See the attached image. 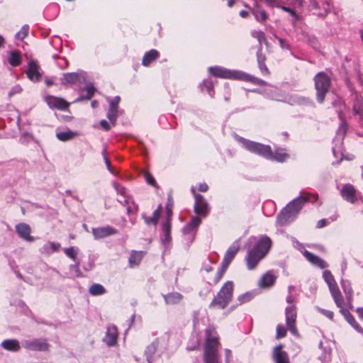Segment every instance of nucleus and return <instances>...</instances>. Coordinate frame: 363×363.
Returning <instances> with one entry per match:
<instances>
[{"label": "nucleus", "mask_w": 363, "mask_h": 363, "mask_svg": "<svg viewBox=\"0 0 363 363\" xmlns=\"http://www.w3.org/2000/svg\"><path fill=\"white\" fill-rule=\"evenodd\" d=\"M102 155H103V157H104V160L105 162V164L106 165V167H107V169L112 174L114 173L113 169H112V166L111 164V162L109 161V160L108 159L107 156H106V151L105 150H103L102 151Z\"/></svg>", "instance_id": "obj_55"}, {"label": "nucleus", "mask_w": 363, "mask_h": 363, "mask_svg": "<svg viewBox=\"0 0 363 363\" xmlns=\"http://www.w3.org/2000/svg\"><path fill=\"white\" fill-rule=\"evenodd\" d=\"M120 96H115L109 103V108L112 109H116L118 110V106L120 102Z\"/></svg>", "instance_id": "obj_57"}, {"label": "nucleus", "mask_w": 363, "mask_h": 363, "mask_svg": "<svg viewBox=\"0 0 363 363\" xmlns=\"http://www.w3.org/2000/svg\"><path fill=\"white\" fill-rule=\"evenodd\" d=\"M313 80L317 101L322 104L331 85L330 77L326 73L320 72L314 77Z\"/></svg>", "instance_id": "obj_6"}, {"label": "nucleus", "mask_w": 363, "mask_h": 363, "mask_svg": "<svg viewBox=\"0 0 363 363\" xmlns=\"http://www.w3.org/2000/svg\"><path fill=\"white\" fill-rule=\"evenodd\" d=\"M318 311L323 314L325 316H326L327 318H328L330 320H333V318H334V313L333 311H328V310H325V309H323V308H318Z\"/></svg>", "instance_id": "obj_58"}, {"label": "nucleus", "mask_w": 363, "mask_h": 363, "mask_svg": "<svg viewBox=\"0 0 363 363\" xmlns=\"http://www.w3.org/2000/svg\"><path fill=\"white\" fill-rule=\"evenodd\" d=\"M303 255L311 263L320 269H325L328 266L325 260L307 250H305Z\"/></svg>", "instance_id": "obj_21"}, {"label": "nucleus", "mask_w": 363, "mask_h": 363, "mask_svg": "<svg viewBox=\"0 0 363 363\" xmlns=\"http://www.w3.org/2000/svg\"><path fill=\"white\" fill-rule=\"evenodd\" d=\"M340 194L345 201L351 203H354L358 199L356 189L350 184H345L342 186Z\"/></svg>", "instance_id": "obj_12"}, {"label": "nucleus", "mask_w": 363, "mask_h": 363, "mask_svg": "<svg viewBox=\"0 0 363 363\" xmlns=\"http://www.w3.org/2000/svg\"><path fill=\"white\" fill-rule=\"evenodd\" d=\"M76 135H77V133L73 132L71 130L62 131V132L57 133L56 135L57 139L61 141L69 140Z\"/></svg>", "instance_id": "obj_35"}, {"label": "nucleus", "mask_w": 363, "mask_h": 363, "mask_svg": "<svg viewBox=\"0 0 363 363\" xmlns=\"http://www.w3.org/2000/svg\"><path fill=\"white\" fill-rule=\"evenodd\" d=\"M235 138L249 152L266 159L272 157V150L269 145L252 141L239 135H236Z\"/></svg>", "instance_id": "obj_4"}, {"label": "nucleus", "mask_w": 363, "mask_h": 363, "mask_svg": "<svg viewBox=\"0 0 363 363\" xmlns=\"http://www.w3.org/2000/svg\"><path fill=\"white\" fill-rule=\"evenodd\" d=\"M233 289V282L231 281H226L214 297L209 306L211 308L217 306L221 309L226 308L232 300Z\"/></svg>", "instance_id": "obj_5"}, {"label": "nucleus", "mask_w": 363, "mask_h": 363, "mask_svg": "<svg viewBox=\"0 0 363 363\" xmlns=\"http://www.w3.org/2000/svg\"><path fill=\"white\" fill-rule=\"evenodd\" d=\"M69 270L75 277H82V272L79 269V263L70 265Z\"/></svg>", "instance_id": "obj_54"}, {"label": "nucleus", "mask_w": 363, "mask_h": 363, "mask_svg": "<svg viewBox=\"0 0 363 363\" xmlns=\"http://www.w3.org/2000/svg\"><path fill=\"white\" fill-rule=\"evenodd\" d=\"M23 347L28 350L45 352L49 350L50 345L45 339H32L23 341Z\"/></svg>", "instance_id": "obj_9"}, {"label": "nucleus", "mask_w": 363, "mask_h": 363, "mask_svg": "<svg viewBox=\"0 0 363 363\" xmlns=\"http://www.w3.org/2000/svg\"><path fill=\"white\" fill-rule=\"evenodd\" d=\"M251 34L254 38L257 39L259 44H261L262 42L267 43L264 33L262 30H252Z\"/></svg>", "instance_id": "obj_49"}, {"label": "nucleus", "mask_w": 363, "mask_h": 363, "mask_svg": "<svg viewBox=\"0 0 363 363\" xmlns=\"http://www.w3.org/2000/svg\"><path fill=\"white\" fill-rule=\"evenodd\" d=\"M16 230L19 237L25 240L28 242L34 240V238L30 236L31 229L28 224L24 223H19L16 225Z\"/></svg>", "instance_id": "obj_17"}, {"label": "nucleus", "mask_w": 363, "mask_h": 363, "mask_svg": "<svg viewBox=\"0 0 363 363\" xmlns=\"http://www.w3.org/2000/svg\"><path fill=\"white\" fill-rule=\"evenodd\" d=\"M257 58L258 66H259V68L260 71L262 72V73L264 74H269V69L264 63V61H265L264 55H263L261 52H258L257 53Z\"/></svg>", "instance_id": "obj_37"}, {"label": "nucleus", "mask_w": 363, "mask_h": 363, "mask_svg": "<svg viewBox=\"0 0 363 363\" xmlns=\"http://www.w3.org/2000/svg\"><path fill=\"white\" fill-rule=\"evenodd\" d=\"M65 255L73 260L76 259L77 250L74 247L65 249Z\"/></svg>", "instance_id": "obj_52"}, {"label": "nucleus", "mask_w": 363, "mask_h": 363, "mask_svg": "<svg viewBox=\"0 0 363 363\" xmlns=\"http://www.w3.org/2000/svg\"><path fill=\"white\" fill-rule=\"evenodd\" d=\"M265 1L272 6H280V4H282V0H265Z\"/></svg>", "instance_id": "obj_63"}, {"label": "nucleus", "mask_w": 363, "mask_h": 363, "mask_svg": "<svg viewBox=\"0 0 363 363\" xmlns=\"http://www.w3.org/2000/svg\"><path fill=\"white\" fill-rule=\"evenodd\" d=\"M282 345L274 347L272 357L275 363H290L289 357L286 351L282 350Z\"/></svg>", "instance_id": "obj_14"}, {"label": "nucleus", "mask_w": 363, "mask_h": 363, "mask_svg": "<svg viewBox=\"0 0 363 363\" xmlns=\"http://www.w3.org/2000/svg\"><path fill=\"white\" fill-rule=\"evenodd\" d=\"M240 250V245L238 242H235L225 253L222 263L229 266L236 254Z\"/></svg>", "instance_id": "obj_19"}, {"label": "nucleus", "mask_w": 363, "mask_h": 363, "mask_svg": "<svg viewBox=\"0 0 363 363\" xmlns=\"http://www.w3.org/2000/svg\"><path fill=\"white\" fill-rule=\"evenodd\" d=\"M206 337L204 345V363H220L218 347L219 345L218 337L212 328L206 330Z\"/></svg>", "instance_id": "obj_3"}, {"label": "nucleus", "mask_w": 363, "mask_h": 363, "mask_svg": "<svg viewBox=\"0 0 363 363\" xmlns=\"http://www.w3.org/2000/svg\"><path fill=\"white\" fill-rule=\"evenodd\" d=\"M118 337V330L115 325L107 327L106 335L104 337V342L108 346H113L116 343Z\"/></svg>", "instance_id": "obj_18"}, {"label": "nucleus", "mask_w": 363, "mask_h": 363, "mask_svg": "<svg viewBox=\"0 0 363 363\" xmlns=\"http://www.w3.org/2000/svg\"><path fill=\"white\" fill-rule=\"evenodd\" d=\"M208 72L216 77L239 80L240 71L230 70L220 67H210Z\"/></svg>", "instance_id": "obj_7"}, {"label": "nucleus", "mask_w": 363, "mask_h": 363, "mask_svg": "<svg viewBox=\"0 0 363 363\" xmlns=\"http://www.w3.org/2000/svg\"><path fill=\"white\" fill-rule=\"evenodd\" d=\"M277 277L271 272L265 273L259 281V286L262 288L270 287L274 285Z\"/></svg>", "instance_id": "obj_22"}, {"label": "nucleus", "mask_w": 363, "mask_h": 363, "mask_svg": "<svg viewBox=\"0 0 363 363\" xmlns=\"http://www.w3.org/2000/svg\"><path fill=\"white\" fill-rule=\"evenodd\" d=\"M253 298V294L250 292H247L238 296V301L240 304H242L244 303L248 302L251 301Z\"/></svg>", "instance_id": "obj_51"}, {"label": "nucleus", "mask_w": 363, "mask_h": 363, "mask_svg": "<svg viewBox=\"0 0 363 363\" xmlns=\"http://www.w3.org/2000/svg\"><path fill=\"white\" fill-rule=\"evenodd\" d=\"M182 298L183 296L178 292H172L164 295L165 303L170 305L179 303Z\"/></svg>", "instance_id": "obj_26"}, {"label": "nucleus", "mask_w": 363, "mask_h": 363, "mask_svg": "<svg viewBox=\"0 0 363 363\" xmlns=\"http://www.w3.org/2000/svg\"><path fill=\"white\" fill-rule=\"evenodd\" d=\"M286 335V329L282 325H278L276 328V338L280 339Z\"/></svg>", "instance_id": "obj_50"}, {"label": "nucleus", "mask_w": 363, "mask_h": 363, "mask_svg": "<svg viewBox=\"0 0 363 363\" xmlns=\"http://www.w3.org/2000/svg\"><path fill=\"white\" fill-rule=\"evenodd\" d=\"M289 157V155L286 153L285 150L282 148H276L274 152H272V157L270 160H276L279 162H283Z\"/></svg>", "instance_id": "obj_28"}, {"label": "nucleus", "mask_w": 363, "mask_h": 363, "mask_svg": "<svg viewBox=\"0 0 363 363\" xmlns=\"http://www.w3.org/2000/svg\"><path fill=\"white\" fill-rule=\"evenodd\" d=\"M158 347V342L157 340L152 342L150 345H148L145 350V354L147 357V361L150 363V358L154 355L156 352Z\"/></svg>", "instance_id": "obj_36"}, {"label": "nucleus", "mask_w": 363, "mask_h": 363, "mask_svg": "<svg viewBox=\"0 0 363 363\" xmlns=\"http://www.w3.org/2000/svg\"><path fill=\"white\" fill-rule=\"evenodd\" d=\"M331 296L336 304V306L341 309L343 308L344 299L341 294V292L337 286V285L333 286L329 289Z\"/></svg>", "instance_id": "obj_23"}, {"label": "nucleus", "mask_w": 363, "mask_h": 363, "mask_svg": "<svg viewBox=\"0 0 363 363\" xmlns=\"http://www.w3.org/2000/svg\"><path fill=\"white\" fill-rule=\"evenodd\" d=\"M29 26L24 25L21 30L16 34V38L20 40H23L28 34Z\"/></svg>", "instance_id": "obj_46"}, {"label": "nucleus", "mask_w": 363, "mask_h": 363, "mask_svg": "<svg viewBox=\"0 0 363 363\" xmlns=\"http://www.w3.org/2000/svg\"><path fill=\"white\" fill-rule=\"evenodd\" d=\"M159 56V52L152 49L144 55L142 63L144 66H148L152 61L157 59Z\"/></svg>", "instance_id": "obj_27"}, {"label": "nucleus", "mask_w": 363, "mask_h": 363, "mask_svg": "<svg viewBox=\"0 0 363 363\" xmlns=\"http://www.w3.org/2000/svg\"><path fill=\"white\" fill-rule=\"evenodd\" d=\"M22 91V88L19 84H16L11 88L9 92V96L11 97L15 94H20Z\"/></svg>", "instance_id": "obj_56"}, {"label": "nucleus", "mask_w": 363, "mask_h": 363, "mask_svg": "<svg viewBox=\"0 0 363 363\" xmlns=\"http://www.w3.org/2000/svg\"><path fill=\"white\" fill-rule=\"evenodd\" d=\"M341 284H342V287L343 289V291L345 294V296H346V298H347V300L348 301V302H351L352 301V289L350 286V284L349 281H344L342 280V282H341Z\"/></svg>", "instance_id": "obj_39"}, {"label": "nucleus", "mask_w": 363, "mask_h": 363, "mask_svg": "<svg viewBox=\"0 0 363 363\" xmlns=\"http://www.w3.org/2000/svg\"><path fill=\"white\" fill-rule=\"evenodd\" d=\"M92 233L94 239L100 240L108 236L116 234L117 230L111 226L106 225L104 227L92 228Z\"/></svg>", "instance_id": "obj_13"}, {"label": "nucleus", "mask_w": 363, "mask_h": 363, "mask_svg": "<svg viewBox=\"0 0 363 363\" xmlns=\"http://www.w3.org/2000/svg\"><path fill=\"white\" fill-rule=\"evenodd\" d=\"M272 246V240L267 236H262L248 251L246 257L247 269H254L259 262L268 253Z\"/></svg>", "instance_id": "obj_1"}, {"label": "nucleus", "mask_w": 363, "mask_h": 363, "mask_svg": "<svg viewBox=\"0 0 363 363\" xmlns=\"http://www.w3.org/2000/svg\"><path fill=\"white\" fill-rule=\"evenodd\" d=\"M201 223V218L198 216L192 218L191 220L183 228V233L185 235H190V238L194 239L198 227Z\"/></svg>", "instance_id": "obj_16"}, {"label": "nucleus", "mask_w": 363, "mask_h": 363, "mask_svg": "<svg viewBox=\"0 0 363 363\" xmlns=\"http://www.w3.org/2000/svg\"><path fill=\"white\" fill-rule=\"evenodd\" d=\"M143 218H144V220L147 225L153 224L155 225L157 223V221L155 220L152 216L147 217L145 215H143Z\"/></svg>", "instance_id": "obj_59"}, {"label": "nucleus", "mask_w": 363, "mask_h": 363, "mask_svg": "<svg viewBox=\"0 0 363 363\" xmlns=\"http://www.w3.org/2000/svg\"><path fill=\"white\" fill-rule=\"evenodd\" d=\"M323 277L325 281L327 283L329 289L337 285L334 277L333 276L330 271H324L323 274Z\"/></svg>", "instance_id": "obj_41"}, {"label": "nucleus", "mask_w": 363, "mask_h": 363, "mask_svg": "<svg viewBox=\"0 0 363 363\" xmlns=\"http://www.w3.org/2000/svg\"><path fill=\"white\" fill-rule=\"evenodd\" d=\"M228 267V266L225 265V264H223V263L221 264V267L218 270L217 274H216V278L215 279L216 283L218 282L221 279V278L223 277V276L225 274Z\"/></svg>", "instance_id": "obj_53"}, {"label": "nucleus", "mask_w": 363, "mask_h": 363, "mask_svg": "<svg viewBox=\"0 0 363 363\" xmlns=\"http://www.w3.org/2000/svg\"><path fill=\"white\" fill-rule=\"evenodd\" d=\"M339 118L342 121L341 123L340 124V126L338 128V130L337 131V137H339L340 140H342L347 130V125L345 121L342 120V116L340 113Z\"/></svg>", "instance_id": "obj_42"}, {"label": "nucleus", "mask_w": 363, "mask_h": 363, "mask_svg": "<svg viewBox=\"0 0 363 363\" xmlns=\"http://www.w3.org/2000/svg\"><path fill=\"white\" fill-rule=\"evenodd\" d=\"M1 346L6 350L16 352L19 350L20 345L16 340H6L2 342Z\"/></svg>", "instance_id": "obj_30"}, {"label": "nucleus", "mask_w": 363, "mask_h": 363, "mask_svg": "<svg viewBox=\"0 0 363 363\" xmlns=\"http://www.w3.org/2000/svg\"><path fill=\"white\" fill-rule=\"evenodd\" d=\"M44 99L48 106L51 108L65 111L69 106V104L60 97L48 95L45 96Z\"/></svg>", "instance_id": "obj_10"}, {"label": "nucleus", "mask_w": 363, "mask_h": 363, "mask_svg": "<svg viewBox=\"0 0 363 363\" xmlns=\"http://www.w3.org/2000/svg\"><path fill=\"white\" fill-rule=\"evenodd\" d=\"M289 101L291 105L310 106L313 104L312 101L309 98L297 94L291 96Z\"/></svg>", "instance_id": "obj_24"}, {"label": "nucleus", "mask_w": 363, "mask_h": 363, "mask_svg": "<svg viewBox=\"0 0 363 363\" xmlns=\"http://www.w3.org/2000/svg\"><path fill=\"white\" fill-rule=\"evenodd\" d=\"M286 324L288 330L294 335H298L296 327L297 311L294 305L288 306L285 309Z\"/></svg>", "instance_id": "obj_8"}, {"label": "nucleus", "mask_w": 363, "mask_h": 363, "mask_svg": "<svg viewBox=\"0 0 363 363\" xmlns=\"http://www.w3.org/2000/svg\"><path fill=\"white\" fill-rule=\"evenodd\" d=\"M145 180L147 184H149L152 186L155 185V180L154 177H152V175L150 174V173L145 174Z\"/></svg>", "instance_id": "obj_60"}, {"label": "nucleus", "mask_w": 363, "mask_h": 363, "mask_svg": "<svg viewBox=\"0 0 363 363\" xmlns=\"http://www.w3.org/2000/svg\"><path fill=\"white\" fill-rule=\"evenodd\" d=\"M277 38L278 39L279 45L282 49H289V45L284 39L278 37H277Z\"/></svg>", "instance_id": "obj_61"}, {"label": "nucleus", "mask_w": 363, "mask_h": 363, "mask_svg": "<svg viewBox=\"0 0 363 363\" xmlns=\"http://www.w3.org/2000/svg\"><path fill=\"white\" fill-rule=\"evenodd\" d=\"M161 208H162V205L160 204L157 207V208L156 210L154 211L153 213H152V217L154 218L155 220H156L157 221H158V219L160 218V211H161Z\"/></svg>", "instance_id": "obj_62"}, {"label": "nucleus", "mask_w": 363, "mask_h": 363, "mask_svg": "<svg viewBox=\"0 0 363 363\" xmlns=\"http://www.w3.org/2000/svg\"><path fill=\"white\" fill-rule=\"evenodd\" d=\"M341 314L344 316L347 322L359 333L363 334V328L356 321L354 317L347 309L340 310Z\"/></svg>", "instance_id": "obj_20"}, {"label": "nucleus", "mask_w": 363, "mask_h": 363, "mask_svg": "<svg viewBox=\"0 0 363 363\" xmlns=\"http://www.w3.org/2000/svg\"><path fill=\"white\" fill-rule=\"evenodd\" d=\"M145 252L143 251H132L129 257V264L130 267L137 266L140 264Z\"/></svg>", "instance_id": "obj_29"}, {"label": "nucleus", "mask_w": 363, "mask_h": 363, "mask_svg": "<svg viewBox=\"0 0 363 363\" xmlns=\"http://www.w3.org/2000/svg\"><path fill=\"white\" fill-rule=\"evenodd\" d=\"M78 74L74 72L66 73L64 74V80L68 84H74L78 80Z\"/></svg>", "instance_id": "obj_44"}, {"label": "nucleus", "mask_w": 363, "mask_h": 363, "mask_svg": "<svg viewBox=\"0 0 363 363\" xmlns=\"http://www.w3.org/2000/svg\"><path fill=\"white\" fill-rule=\"evenodd\" d=\"M194 212L201 216H206L208 212V204L204 197L199 194H195Z\"/></svg>", "instance_id": "obj_11"}, {"label": "nucleus", "mask_w": 363, "mask_h": 363, "mask_svg": "<svg viewBox=\"0 0 363 363\" xmlns=\"http://www.w3.org/2000/svg\"><path fill=\"white\" fill-rule=\"evenodd\" d=\"M89 292L92 296H100L106 292V289L100 284H94L89 289Z\"/></svg>", "instance_id": "obj_33"}, {"label": "nucleus", "mask_w": 363, "mask_h": 363, "mask_svg": "<svg viewBox=\"0 0 363 363\" xmlns=\"http://www.w3.org/2000/svg\"><path fill=\"white\" fill-rule=\"evenodd\" d=\"M257 21L262 22L267 20V15L264 10L257 6L252 11Z\"/></svg>", "instance_id": "obj_38"}, {"label": "nucleus", "mask_w": 363, "mask_h": 363, "mask_svg": "<svg viewBox=\"0 0 363 363\" xmlns=\"http://www.w3.org/2000/svg\"><path fill=\"white\" fill-rule=\"evenodd\" d=\"M201 86H202V89H206L207 91V92L208 93V94L211 97L213 96V95H214V90H213L214 84L211 80H209V79L204 80Z\"/></svg>", "instance_id": "obj_43"}, {"label": "nucleus", "mask_w": 363, "mask_h": 363, "mask_svg": "<svg viewBox=\"0 0 363 363\" xmlns=\"http://www.w3.org/2000/svg\"><path fill=\"white\" fill-rule=\"evenodd\" d=\"M60 247V245L59 243H55L53 242H49L46 245H44L43 248L47 252H53L59 250Z\"/></svg>", "instance_id": "obj_45"}, {"label": "nucleus", "mask_w": 363, "mask_h": 363, "mask_svg": "<svg viewBox=\"0 0 363 363\" xmlns=\"http://www.w3.org/2000/svg\"><path fill=\"white\" fill-rule=\"evenodd\" d=\"M239 80L252 82L254 84L261 85V86L266 85V84H267V82L265 81H264L261 79H259L257 77H255L254 76H252L250 74H248L242 71H240Z\"/></svg>", "instance_id": "obj_25"}, {"label": "nucleus", "mask_w": 363, "mask_h": 363, "mask_svg": "<svg viewBox=\"0 0 363 363\" xmlns=\"http://www.w3.org/2000/svg\"><path fill=\"white\" fill-rule=\"evenodd\" d=\"M21 55L18 51L11 52L9 57V62L12 67H16L21 64Z\"/></svg>", "instance_id": "obj_40"}, {"label": "nucleus", "mask_w": 363, "mask_h": 363, "mask_svg": "<svg viewBox=\"0 0 363 363\" xmlns=\"http://www.w3.org/2000/svg\"><path fill=\"white\" fill-rule=\"evenodd\" d=\"M100 125L101 128L106 131L111 129V125L106 120H101L100 121Z\"/></svg>", "instance_id": "obj_64"}, {"label": "nucleus", "mask_w": 363, "mask_h": 363, "mask_svg": "<svg viewBox=\"0 0 363 363\" xmlns=\"http://www.w3.org/2000/svg\"><path fill=\"white\" fill-rule=\"evenodd\" d=\"M26 74L28 78L33 82H37L40 81L41 74L39 72V66L36 62H28Z\"/></svg>", "instance_id": "obj_15"}, {"label": "nucleus", "mask_w": 363, "mask_h": 363, "mask_svg": "<svg viewBox=\"0 0 363 363\" xmlns=\"http://www.w3.org/2000/svg\"><path fill=\"white\" fill-rule=\"evenodd\" d=\"M117 112H118V110L112 109V108H109L108 113H107L106 116L113 125H115L116 121V118H117V116H118Z\"/></svg>", "instance_id": "obj_48"}, {"label": "nucleus", "mask_w": 363, "mask_h": 363, "mask_svg": "<svg viewBox=\"0 0 363 363\" xmlns=\"http://www.w3.org/2000/svg\"><path fill=\"white\" fill-rule=\"evenodd\" d=\"M84 90L86 91V94H81L77 99L74 100V102L76 103L84 100H90L96 91L94 86L91 84L88 85Z\"/></svg>", "instance_id": "obj_31"}, {"label": "nucleus", "mask_w": 363, "mask_h": 363, "mask_svg": "<svg viewBox=\"0 0 363 363\" xmlns=\"http://www.w3.org/2000/svg\"><path fill=\"white\" fill-rule=\"evenodd\" d=\"M353 113L355 115H363V98L356 96L353 104Z\"/></svg>", "instance_id": "obj_34"}, {"label": "nucleus", "mask_w": 363, "mask_h": 363, "mask_svg": "<svg viewBox=\"0 0 363 363\" xmlns=\"http://www.w3.org/2000/svg\"><path fill=\"white\" fill-rule=\"evenodd\" d=\"M172 208H173V199L171 196V195H169L168 196V201L166 204V211H167V220H171L172 216Z\"/></svg>", "instance_id": "obj_47"}, {"label": "nucleus", "mask_w": 363, "mask_h": 363, "mask_svg": "<svg viewBox=\"0 0 363 363\" xmlns=\"http://www.w3.org/2000/svg\"><path fill=\"white\" fill-rule=\"evenodd\" d=\"M162 230L164 235L163 242L168 243L171 240V223L169 220H166L162 223Z\"/></svg>", "instance_id": "obj_32"}, {"label": "nucleus", "mask_w": 363, "mask_h": 363, "mask_svg": "<svg viewBox=\"0 0 363 363\" xmlns=\"http://www.w3.org/2000/svg\"><path fill=\"white\" fill-rule=\"evenodd\" d=\"M309 201V195L299 196L289 202L281 211L277 217V223L280 225H285L292 221L303 208V205Z\"/></svg>", "instance_id": "obj_2"}]
</instances>
